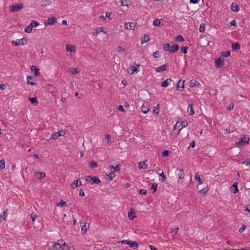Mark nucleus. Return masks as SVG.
I'll use <instances>...</instances> for the list:
<instances>
[{"label": "nucleus", "mask_w": 250, "mask_h": 250, "mask_svg": "<svg viewBox=\"0 0 250 250\" xmlns=\"http://www.w3.org/2000/svg\"><path fill=\"white\" fill-rule=\"evenodd\" d=\"M51 1L50 0H43L40 2V4L42 6L46 7L51 4Z\"/></svg>", "instance_id": "4be33fe9"}, {"label": "nucleus", "mask_w": 250, "mask_h": 250, "mask_svg": "<svg viewBox=\"0 0 250 250\" xmlns=\"http://www.w3.org/2000/svg\"><path fill=\"white\" fill-rule=\"evenodd\" d=\"M142 111L145 113H147L149 111L148 103H144L141 107Z\"/></svg>", "instance_id": "dca6fc26"}, {"label": "nucleus", "mask_w": 250, "mask_h": 250, "mask_svg": "<svg viewBox=\"0 0 250 250\" xmlns=\"http://www.w3.org/2000/svg\"><path fill=\"white\" fill-rule=\"evenodd\" d=\"M187 112L189 115H192L194 114V110L193 108V104H189L188 105Z\"/></svg>", "instance_id": "412c9836"}, {"label": "nucleus", "mask_w": 250, "mask_h": 250, "mask_svg": "<svg viewBox=\"0 0 250 250\" xmlns=\"http://www.w3.org/2000/svg\"><path fill=\"white\" fill-rule=\"evenodd\" d=\"M57 22V18L54 17L52 18H49L47 20L44 22V25L47 26L49 25H53Z\"/></svg>", "instance_id": "423d86ee"}, {"label": "nucleus", "mask_w": 250, "mask_h": 250, "mask_svg": "<svg viewBox=\"0 0 250 250\" xmlns=\"http://www.w3.org/2000/svg\"><path fill=\"white\" fill-rule=\"evenodd\" d=\"M179 46L178 44H175L170 46L169 52L172 53H175L179 50Z\"/></svg>", "instance_id": "2eb2a0df"}, {"label": "nucleus", "mask_w": 250, "mask_h": 250, "mask_svg": "<svg viewBox=\"0 0 250 250\" xmlns=\"http://www.w3.org/2000/svg\"><path fill=\"white\" fill-rule=\"evenodd\" d=\"M103 31L102 28L98 27L95 29V31L93 33V36H97L100 33Z\"/></svg>", "instance_id": "4c0bfd02"}, {"label": "nucleus", "mask_w": 250, "mask_h": 250, "mask_svg": "<svg viewBox=\"0 0 250 250\" xmlns=\"http://www.w3.org/2000/svg\"><path fill=\"white\" fill-rule=\"evenodd\" d=\"M171 81H172V80L170 78L166 79L165 81H164L161 83V86L163 87H167L168 85V84L170 83V82Z\"/></svg>", "instance_id": "bb28decb"}, {"label": "nucleus", "mask_w": 250, "mask_h": 250, "mask_svg": "<svg viewBox=\"0 0 250 250\" xmlns=\"http://www.w3.org/2000/svg\"><path fill=\"white\" fill-rule=\"evenodd\" d=\"M230 54V51H227L226 52H221V55L224 57H229Z\"/></svg>", "instance_id": "79ce46f5"}, {"label": "nucleus", "mask_w": 250, "mask_h": 250, "mask_svg": "<svg viewBox=\"0 0 250 250\" xmlns=\"http://www.w3.org/2000/svg\"><path fill=\"white\" fill-rule=\"evenodd\" d=\"M237 182H235L233 183V184L232 185V186L230 188L231 191L233 193H236L238 191V189L237 188Z\"/></svg>", "instance_id": "aec40b11"}, {"label": "nucleus", "mask_w": 250, "mask_h": 250, "mask_svg": "<svg viewBox=\"0 0 250 250\" xmlns=\"http://www.w3.org/2000/svg\"><path fill=\"white\" fill-rule=\"evenodd\" d=\"M29 25L33 28V27H36L39 25V23L36 21L33 20Z\"/></svg>", "instance_id": "e433bc0d"}, {"label": "nucleus", "mask_w": 250, "mask_h": 250, "mask_svg": "<svg viewBox=\"0 0 250 250\" xmlns=\"http://www.w3.org/2000/svg\"><path fill=\"white\" fill-rule=\"evenodd\" d=\"M32 28L30 26V25H28V26H27L24 31L25 32H27V33H30L32 30Z\"/></svg>", "instance_id": "5fc2aeb1"}, {"label": "nucleus", "mask_w": 250, "mask_h": 250, "mask_svg": "<svg viewBox=\"0 0 250 250\" xmlns=\"http://www.w3.org/2000/svg\"><path fill=\"white\" fill-rule=\"evenodd\" d=\"M92 181V184H98L101 183V180L100 179L96 176H87L86 178V181L87 182H90Z\"/></svg>", "instance_id": "f257e3e1"}, {"label": "nucleus", "mask_w": 250, "mask_h": 250, "mask_svg": "<svg viewBox=\"0 0 250 250\" xmlns=\"http://www.w3.org/2000/svg\"><path fill=\"white\" fill-rule=\"evenodd\" d=\"M231 10L233 12H237L239 11V7L235 3H232L231 5Z\"/></svg>", "instance_id": "a878e982"}, {"label": "nucleus", "mask_w": 250, "mask_h": 250, "mask_svg": "<svg viewBox=\"0 0 250 250\" xmlns=\"http://www.w3.org/2000/svg\"><path fill=\"white\" fill-rule=\"evenodd\" d=\"M57 206L58 207H64V206H67V204L66 203V202L65 201H64L63 200H61L57 205Z\"/></svg>", "instance_id": "f704fd0d"}, {"label": "nucleus", "mask_w": 250, "mask_h": 250, "mask_svg": "<svg viewBox=\"0 0 250 250\" xmlns=\"http://www.w3.org/2000/svg\"><path fill=\"white\" fill-rule=\"evenodd\" d=\"M34 174L36 176L39 175V177H38L39 179H41L45 176V173L44 172H34Z\"/></svg>", "instance_id": "473e14b6"}, {"label": "nucleus", "mask_w": 250, "mask_h": 250, "mask_svg": "<svg viewBox=\"0 0 250 250\" xmlns=\"http://www.w3.org/2000/svg\"><path fill=\"white\" fill-rule=\"evenodd\" d=\"M194 178L195 180L199 182V185L203 183V176L201 178L198 172L195 173Z\"/></svg>", "instance_id": "f3484780"}, {"label": "nucleus", "mask_w": 250, "mask_h": 250, "mask_svg": "<svg viewBox=\"0 0 250 250\" xmlns=\"http://www.w3.org/2000/svg\"><path fill=\"white\" fill-rule=\"evenodd\" d=\"M241 163L242 164L246 165V166H250V160L249 158H247L246 161H245L243 162H242Z\"/></svg>", "instance_id": "4d7b16f0"}, {"label": "nucleus", "mask_w": 250, "mask_h": 250, "mask_svg": "<svg viewBox=\"0 0 250 250\" xmlns=\"http://www.w3.org/2000/svg\"><path fill=\"white\" fill-rule=\"evenodd\" d=\"M153 24L155 26H160L161 21L158 19H155L153 21Z\"/></svg>", "instance_id": "ea45409f"}, {"label": "nucleus", "mask_w": 250, "mask_h": 250, "mask_svg": "<svg viewBox=\"0 0 250 250\" xmlns=\"http://www.w3.org/2000/svg\"><path fill=\"white\" fill-rule=\"evenodd\" d=\"M250 138L247 139L244 136V138H241L239 141L236 142V144L240 146H244L249 143Z\"/></svg>", "instance_id": "0eeeda50"}, {"label": "nucleus", "mask_w": 250, "mask_h": 250, "mask_svg": "<svg viewBox=\"0 0 250 250\" xmlns=\"http://www.w3.org/2000/svg\"><path fill=\"white\" fill-rule=\"evenodd\" d=\"M117 51L120 52H124L125 49L123 48L122 46H119L117 47Z\"/></svg>", "instance_id": "680f3d73"}, {"label": "nucleus", "mask_w": 250, "mask_h": 250, "mask_svg": "<svg viewBox=\"0 0 250 250\" xmlns=\"http://www.w3.org/2000/svg\"><path fill=\"white\" fill-rule=\"evenodd\" d=\"M120 165H117L116 166H111L109 167L110 169H113V173L119 171L120 170Z\"/></svg>", "instance_id": "c756f323"}, {"label": "nucleus", "mask_w": 250, "mask_h": 250, "mask_svg": "<svg viewBox=\"0 0 250 250\" xmlns=\"http://www.w3.org/2000/svg\"><path fill=\"white\" fill-rule=\"evenodd\" d=\"M214 62L215 63V66L217 68H219L221 66L225 64L224 61L222 60L220 57L215 59Z\"/></svg>", "instance_id": "6e6552de"}, {"label": "nucleus", "mask_w": 250, "mask_h": 250, "mask_svg": "<svg viewBox=\"0 0 250 250\" xmlns=\"http://www.w3.org/2000/svg\"><path fill=\"white\" fill-rule=\"evenodd\" d=\"M149 37L147 34H145L143 37L141 38V44H144L145 42H146L149 41Z\"/></svg>", "instance_id": "b1692460"}, {"label": "nucleus", "mask_w": 250, "mask_h": 250, "mask_svg": "<svg viewBox=\"0 0 250 250\" xmlns=\"http://www.w3.org/2000/svg\"><path fill=\"white\" fill-rule=\"evenodd\" d=\"M146 190L144 189H141L139 190V194L141 195H146Z\"/></svg>", "instance_id": "13d9d810"}, {"label": "nucleus", "mask_w": 250, "mask_h": 250, "mask_svg": "<svg viewBox=\"0 0 250 250\" xmlns=\"http://www.w3.org/2000/svg\"><path fill=\"white\" fill-rule=\"evenodd\" d=\"M23 4L22 3L13 4L10 6V11L12 12H15L22 9Z\"/></svg>", "instance_id": "f03ea898"}, {"label": "nucleus", "mask_w": 250, "mask_h": 250, "mask_svg": "<svg viewBox=\"0 0 250 250\" xmlns=\"http://www.w3.org/2000/svg\"><path fill=\"white\" fill-rule=\"evenodd\" d=\"M70 72L71 73L72 75H76L79 72L78 70V68H70Z\"/></svg>", "instance_id": "c9c22d12"}, {"label": "nucleus", "mask_w": 250, "mask_h": 250, "mask_svg": "<svg viewBox=\"0 0 250 250\" xmlns=\"http://www.w3.org/2000/svg\"><path fill=\"white\" fill-rule=\"evenodd\" d=\"M159 176L162 177V179H160V180L162 182H164L166 179V177L165 176L164 173L162 172L161 173L159 174Z\"/></svg>", "instance_id": "8fccbe9b"}, {"label": "nucleus", "mask_w": 250, "mask_h": 250, "mask_svg": "<svg viewBox=\"0 0 250 250\" xmlns=\"http://www.w3.org/2000/svg\"><path fill=\"white\" fill-rule=\"evenodd\" d=\"M125 27L126 29L133 30L135 27V25L133 22H126L125 24Z\"/></svg>", "instance_id": "1a4fd4ad"}, {"label": "nucleus", "mask_w": 250, "mask_h": 250, "mask_svg": "<svg viewBox=\"0 0 250 250\" xmlns=\"http://www.w3.org/2000/svg\"><path fill=\"white\" fill-rule=\"evenodd\" d=\"M121 243L122 244H125L128 245L131 248H132V247H136V248H137L139 246L138 244L137 243V242L136 241L133 242V241H130V240H125L122 241Z\"/></svg>", "instance_id": "20e7f679"}, {"label": "nucleus", "mask_w": 250, "mask_h": 250, "mask_svg": "<svg viewBox=\"0 0 250 250\" xmlns=\"http://www.w3.org/2000/svg\"><path fill=\"white\" fill-rule=\"evenodd\" d=\"M188 46H183L181 48V51L184 53V54H187L188 50Z\"/></svg>", "instance_id": "49530a36"}, {"label": "nucleus", "mask_w": 250, "mask_h": 250, "mask_svg": "<svg viewBox=\"0 0 250 250\" xmlns=\"http://www.w3.org/2000/svg\"><path fill=\"white\" fill-rule=\"evenodd\" d=\"M105 139L106 141V143L108 144L111 141L110 136L108 134L105 135Z\"/></svg>", "instance_id": "6e6d98bb"}, {"label": "nucleus", "mask_w": 250, "mask_h": 250, "mask_svg": "<svg viewBox=\"0 0 250 250\" xmlns=\"http://www.w3.org/2000/svg\"><path fill=\"white\" fill-rule=\"evenodd\" d=\"M27 43V39L23 38L22 39L18 40V41H13L12 44L15 46L23 45Z\"/></svg>", "instance_id": "7ed1b4c3"}, {"label": "nucleus", "mask_w": 250, "mask_h": 250, "mask_svg": "<svg viewBox=\"0 0 250 250\" xmlns=\"http://www.w3.org/2000/svg\"><path fill=\"white\" fill-rule=\"evenodd\" d=\"M108 177L110 181L113 180V178L115 176V174L113 172H110L108 175Z\"/></svg>", "instance_id": "864d4df0"}, {"label": "nucleus", "mask_w": 250, "mask_h": 250, "mask_svg": "<svg viewBox=\"0 0 250 250\" xmlns=\"http://www.w3.org/2000/svg\"><path fill=\"white\" fill-rule=\"evenodd\" d=\"M5 161L4 160H1L0 161V169H3L5 168Z\"/></svg>", "instance_id": "de8ad7c7"}, {"label": "nucleus", "mask_w": 250, "mask_h": 250, "mask_svg": "<svg viewBox=\"0 0 250 250\" xmlns=\"http://www.w3.org/2000/svg\"><path fill=\"white\" fill-rule=\"evenodd\" d=\"M190 86L194 87V86H198L200 85V83L199 82L196 81V80H191L190 82Z\"/></svg>", "instance_id": "2f4dec72"}, {"label": "nucleus", "mask_w": 250, "mask_h": 250, "mask_svg": "<svg viewBox=\"0 0 250 250\" xmlns=\"http://www.w3.org/2000/svg\"><path fill=\"white\" fill-rule=\"evenodd\" d=\"M65 134V132L64 131H63V130H59L58 132H55V133H53L51 135V136L50 139V140L56 139L59 137L61 136H63Z\"/></svg>", "instance_id": "39448f33"}, {"label": "nucleus", "mask_w": 250, "mask_h": 250, "mask_svg": "<svg viewBox=\"0 0 250 250\" xmlns=\"http://www.w3.org/2000/svg\"><path fill=\"white\" fill-rule=\"evenodd\" d=\"M81 230L82 232H83V233H85L86 231H87V229L86 228L85 224H84L83 225H82V223H81Z\"/></svg>", "instance_id": "a18cd8bd"}, {"label": "nucleus", "mask_w": 250, "mask_h": 250, "mask_svg": "<svg viewBox=\"0 0 250 250\" xmlns=\"http://www.w3.org/2000/svg\"><path fill=\"white\" fill-rule=\"evenodd\" d=\"M231 47L233 50H239L240 48V45L238 42L232 43Z\"/></svg>", "instance_id": "7c9ffc66"}, {"label": "nucleus", "mask_w": 250, "mask_h": 250, "mask_svg": "<svg viewBox=\"0 0 250 250\" xmlns=\"http://www.w3.org/2000/svg\"><path fill=\"white\" fill-rule=\"evenodd\" d=\"M205 27H206V25H205V23H201L200 24V26L199 27V31L200 32H204L205 31Z\"/></svg>", "instance_id": "c03bdc74"}, {"label": "nucleus", "mask_w": 250, "mask_h": 250, "mask_svg": "<svg viewBox=\"0 0 250 250\" xmlns=\"http://www.w3.org/2000/svg\"><path fill=\"white\" fill-rule=\"evenodd\" d=\"M209 188L207 187L206 188H204L198 191V192L201 194L202 195H205L206 193L208 191Z\"/></svg>", "instance_id": "72a5a7b5"}, {"label": "nucleus", "mask_w": 250, "mask_h": 250, "mask_svg": "<svg viewBox=\"0 0 250 250\" xmlns=\"http://www.w3.org/2000/svg\"><path fill=\"white\" fill-rule=\"evenodd\" d=\"M82 185V183L80 180V179H78L76 180H75L71 184V187L73 188H74L76 187H77L78 186H80Z\"/></svg>", "instance_id": "ddd939ff"}, {"label": "nucleus", "mask_w": 250, "mask_h": 250, "mask_svg": "<svg viewBox=\"0 0 250 250\" xmlns=\"http://www.w3.org/2000/svg\"><path fill=\"white\" fill-rule=\"evenodd\" d=\"M176 39L179 42H183L184 41V39L183 37L182 36H181V35L178 36L177 37Z\"/></svg>", "instance_id": "0e129e2a"}, {"label": "nucleus", "mask_w": 250, "mask_h": 250, "mask_svg": "<svg viewBox=\"0 0 250 250\" xmlns=\"http://www.w3.org/2000/svg\"><path fill=\"white\" fill-rule=\"evenodd\" d=\"M139 64H137L136 66H131L128 68V72H130V74H133L134 73H137L138 71L137 69V67H139Z\"/></svg>", "instance_id": "f8f14e48"}, {"label": "nucleus", "mask_w": 250, "mask_h": 250, "mask_svg": "<svg viewBox=\"0 0 250 250\" xmlns=\"http://www.w3.org/2000/svg\"><path fill=\"white\" fill-rule=\"evenodd\" d=\"M150 188L153 190V193L155 192L157 188V184L156 183L152 184Z\"/></svg>", "instance_id": "37998d69"}, {"label": "nucleus", "mask_w": 250, "mask_h": 250, "mask_svg": "<svg viewBox=\"0 0 250 250\" xmlns=\"http://www.w3.org/2000/svg\"><path fill=\"white\" fill-rule=\"evenodd\" d=\"M30 69L32 71H34V75L35 76H38L40 75V70L36 66L34 65H31L30 66Z\"/></svg>", "instance_id": "a211bd4d"}, {"label": "nucleus", "mask_w": 250, "mask_h": 250, "mask_svg": "<svg viewBox=\"0 0 250 250\" xmlns=\"http://www.w3.org/2000/svg\"><path fill=\"white\" fill-rule=\"evenodd\" d=\"M153 56L155 58H158L160 56V54L159 51H156L153 53Z\"/></svg>", "instance_id": "603ef678"}, {"label": "nucleus", "mask_w": 250, "mask_h": 250, "mask_svg": "<svg viewBox=\"0 0 250 250\" xmlns=\"http://www.w3.org/2000/svg\"><path fill=\"white\" fill-rule=\"evenodd\" d=\"M66 245V243L63 242V244L61 245L60 243H56L53 244L52 250H58L59 249L63 248V246Z\"/></svg>", "instance_id": "9d476101"}, {"label": "nucleus", "mask_w": 250, "mask_h": 250, "mask_svg": "<svg viewBox=\"0 0 250 250\" xmlns=\"http://www.w3.org/2000/svg\"><path fill=\"white\" fill-rule=\"evenodd\" d=\"M246 227L245 225H243L242 227L239 229V232L241 233L246 229Z\"/></svg>", "instance_id": "69168bd1"}, {"label": "nucleus", "mask_w": 250, "mask_h": 250, "mask_svg": "<svg viewBox=\"0 0 250 250\" xmlns=\"http://www.w3.org/2000/svg\"><path fill=\"white\" fill-rule=\"evenodd\" d=\"M89 166L91 168H95V167H98V165L96 162L94 161H91L89 163Z\"/></svg>", "instance_id": "58836bf2"}, {"label": "nucleus", "mask_w": 250, "mask_h": 250, "mask_svg": "<svg viewBox=\"0 0 250 250\" xmlns=\"http://www.w3.org/2000/svg\"><path fill=\"white\" fill-rule=\"evenodd\" d=\"M153 112H155L156 114H158L160 112V109L159 107V105H157L155 107Z\"/></svg>", "instance_id": "052dcab7"}, {"label": "nucleus", "mask_w": 250, "mask_h": 250, "mask_svg": "<svg viewBox=\"0 0 250 250\" xmlns=\"http://www.w3.org/2000/svg\"><path fill=\"white\" fill-rule=\"evenodd\" d=\"M169 152H170L168 150H165L162 153V156L164 157H167V156H168V155L169 154Z\"/></svg>", "instance_id": "bf43d9fd"}, {"label": "nucleus", "mask_w": 250, "mask_h": 250, "mask_svg": "<svg viewBox=\"0 0 250 250\" xmlns=\"http://www.w3.org/2000/svg\"><path fill=\"white\" fill-rule=\"evenodd\" d=\"M34 77L31 76H28L27 77V84H31L33 85H36V83L34 82Z\"/></svg>", "instance_id": "6ab92c4d"}, {"label": "nucleus", "mask_w": 250, "mask_h": 250, "mask_svg": "<svg viewBox=\"0 0 250 250\" xmlns=\"http://www.w3.org/2000/svg\"><path fill=\"white\" fill-rule=\"evenodd\" d=\"M29 100L30 102L33 104L38 103L37 98L36 97L30 98Z\"/></svg>", "instance_id": "3c124183"}, {"label": "nucleus", "mask_w": 250, "mask_h": 250, "mask_svg": "<svg viewBox=\"0 0 250 250\" xmlns=\"http://www.w3.org/2000/svg\"><path fill=\"white\" fill-rule=\"evenodd\" d=\"M8 212V210L6 209L5 210H4L2 212V214H0V220L1 221L2 220V221H5L6 220V214H7V212Z\"/></svg>", "instance_id": "c85d7f7f"}, {"label": "nucleus", "mask_w": 250, "mask_h": 250, "mask_svg": "<svg viewBox=\"0 0 250 250\" xmlns=\"http://www.w3.org/2000/svg\"><path fill=\"white\" fill-rule=\"evenodd\" d=\"M245 211H248V212H249L250 213V205H248L246 207Z\"/></svg>", "instance_id": "774afa93"}, {"label": "nucleus", "mask_w": 250, "mask_h": 250, "mask_svg": "<svg viewBox=\"0 0 250 250\" xmlns=\"http://www.w3.org/2000/svg\"><path fill=\"white\" fill-rule=\"evenodd\" d=\"M178 230H179V228H178V227L175 228L171 230V233H174L175 234H176L178 232Z\"/></svg>", "instance_id": "338daca9"}, {"label": "nucleus", "mask_w": 250, "mask_h": 250, "mask_svg": "<svg viewBox=\"0 0 250 250\" xmlns=\"http://www.w3.org/2000/svg\"><path fill=\"white\" fill-rule=\"evenodd\" d=\"M135 212H133L132 211L129 212L128 214V216L130 220H133L135 217H136L135 216L133 215V214H134Z\"/></svg>", "instance_id": "09e8293b"}, {"label": "nucleus", "mask_w": 250, "mask_h": 250, "mask_svg": "<svg viewBox=\"0 0 250 250\" xmlns=\"http://www.w3.org/2000/svg\"><path fill=\"white\" fill-rule=\"evenodd\" d=\"M184 170L182 169H181L179 170L178 172V178L177 181L178 183H182V180L184 178Z\"/></svg>", "instance_id": "9b49d317"}, {"label": "nucleus", "mask_w": 250, "mask_h": 250, "mask_svg": "<svg viewBox=\"0 0 250 250\" xmlns=\"http://www.w3.org/2000/svg\"><path fill=\"white\" fill-rule=\"evenodd\" d=\"M168 65L167 64H164V65L157 67V69H156V71L158 72L161 71H165L167 69V67H168Z\"/></svg>", "instance_id": "5701e85b"}, {"label": "nucleus", "mask_w": 250, "mask_h": 250, "mask_svg": "<svg viewBox=\"0 0 250 250\" xmlns=\"http://www.w3.org/2000/svg\"><path fill=\"white\" fill-rule=\"evenodd\" d=\"M234 107V104L233 103H230L228 106L227 109L229 110H231Z\"/></svg>", "instance_id": "e2e57ef3"}, {"label": "nucleus", "mask_w": 250, "mask_h": 250, "mask_svg": "<svg viewBox=\"0 0 250 250\" xmlns=\"http://www.w3.org/2000/svg\"><path fill=\"white\" fill-rule=\"evenodd\" d=\"M184 81H182L181 80H179L177 84L176 87L178 90L180 91H183L184 88Z\"/></svg>", "instance_id": "4468645a"}, {"label": "nucleus", "mask_w": 250, "mask_h": 250, "mask_svg": "<svg viewBox=\"0 0 250 250\" xmlns=\"http://www.w3.org/2000/svg\"><path fill=\"white\" fill-rule=\"evenodd\" d=\"M138 167L140 169H146L147 168V165L145 162H140L138 163Z\"/></svg>", "instance_id": "cd10ccee"}, {"label": "nucleus", "mask_w": 250, "mask_h": 250, "mask_svg": "<svg viewBox=\"0 0 250 250\" xmlns=\"http://www.w3.org/2000/svg\"><path fill=\"white\" fill-rule=\"evenodd\" d=\"M66 50L71 53L74 52L75 51V47L72 45H66Z\"/></svg>", "instance_id": "393cba45"}, {"label": "nucleus", "mask_w": 250, "mask_h": 250, "mask_svg": "<svg viewBox=\"0 0 250 250\" xmlns=\"http://www.w3.org/2000/svg\"><path fill=\"white\" fill-rule=\"evenodd\" d=\"M170 45L168 43H165L163 44V49L166 51H169L170 49Z\"/></svg>", "instance_id": "a19ab883"}]
</instances>
